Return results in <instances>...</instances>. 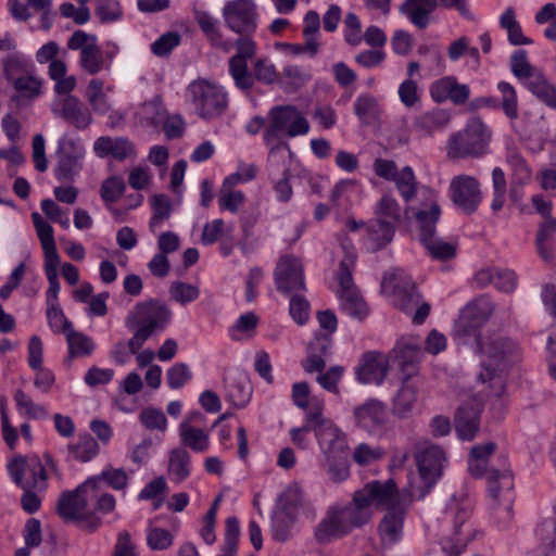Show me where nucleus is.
I'll use <instances>...</instances> for the list:
<instances>
[{
  "label": "nucleus",
  "instance_id": "f257e3e1",
  "mask_svg": "<svg viewBox=\"0 0 556 556\" xmlns=\"http://www.w3.org/2000/svg\"><path fill=\"white\" fill-rule=\"evenodd\" d=\"M495 305L486 294L473 299L462 309L459 318L454 326V334L466 342L473 338L479 350L486 356L482 362V369L478 379L489 383L491 393L501 397L506 391V368L521 359L519 344L509 338L494 337L486 345L481 343L480 328L490 319Z\"/></svg>",
  "mask_w": 556,
  "mask_h": 556
},
{
  "label": "nucleus",
  "instance_id": "f03ea898",
  "mask_svg": "<svg viewBox=\"0 0 556 556\" xmlns=\"http://www.w3.org/2000/svg\"><path fill=\"white\" fill-rule=\"evenodd\" d=\"M394 490L393 479L367 482L354 492L351 503L336 504L327 508L314 528V540L319 545H327L348 536L354 529L364 527L374 516L372 503H388Z\"/></svg>",
  "mask_w": 556,
  "mask_h": 556
},
{
  "label": "nucleus",
  "instance_id": "7ed1b4c3",
  "mask_svg": "<svg viewBox=\"0 0 556 556\" xmlns=\"http://www.w3.org/2000/svg\"><path fill=\"white\" fill-rule=\"evenodd\" d=\"M172 317L173 312L168 305L157 299L138 302L126 319L129 329L138 327L128 341L131 352L139 351L155 332L164 331Z\"/></svg>",
  "mask_w": 556,
  "mask_h": 556
},
{
  "label": "nucleus",
  "instance_id": "20e7f679",
  "mask_svg": "<svg viewBox=\"0 0 556 556\" xmlns=\"http://www.w3.org/2000/svg\"><path fill=\"white\" fill-rule=\"evenodd\" d=\"M268 125L265 128L263 140L270 147V153L289 146L282 142L285 137L294 138L306 135L309 130L308 121L294 105H276L267 114Z\"/></svg>",
  "mask_w": 556,
  "mask_h": 556
},
{
  "label": "nucleus",
  "instance_id": "39448f33",
  "mask_svg": "<svg viewBox=\"0 0 556 556\" xmlns=\"http://www.w3.org/2000/svg\"><path fill=\"white\" fill-rule=\"evenodd\" d=\"M501 468L491 467L486 489L493 516L504 523L513 518L515 503V481L513 472L506 467L507 458L501 456Z\"/></svg>",
  "mask_w": 556,
  "mask_h": 556
},
{
  "label": "nucleus",
  "instance_id": "423d86ee",
  "mask_svg": "<svg viewBox=\"0 0 556 556\" xmlns=\"http://www.w3.org/2000/svg\"><path fill=\"white\" fill-rule=\"evenodd\" d=\"M492 137L491 129L479 117L468 119L466 126L453 132L447 141V155L452 159L483 156Z\"/></svg>",
  "mask_w": 556,
  "mask_h": 556
},
{
  "label": "nucleus",
  "instance_id": "0eeeda50",
  "mask_svg": "<svg viewBox=\"0 0 556 556\" xmlns=\"http://www.w3.org/2000/svg\"><path fill=\"white\" fill-rule=\"evenodd\" d=\"M97 479L88 478L72 491H64L56 504L59 517L65 521L85 522L86 528L93 532L102 523L101 518L88 509L89 489L96 490Z\"/></svg>",
  "mask_w": 556,
  "mask_h": 556
},
{
  "label": "nucleus",
  "instance_id": "6e6552de",
  "mask_svg": "<svg viewBox=\"0 0 556 556\" xmlns=\"http://www.w3.org/2000/svg\"><path fill=\"white\" fill-rule=\"evenodd\" d=\"M382 288L392 294L393 305L406 314L413 315V323L421 325L430 314V305L426 302L420 303V294L413 279L403 271H396L386 275L382 281Z\"/></svg>",
  "mask_w": 556,
  "mask_h": 556
},
{
  "label": "nucleus",
  "instance_id": "1a4fd4ad",
  "mask_svg": "<svg viewBox=\"0 0 556 556\" xmlns=\"http://www.w3.org/2000/svg\"><path fill=\"white\" fill-rule=\"evenodd\" d=\"M187 96L198 115L204 119L220 116L228 106V97L223 87L205 78L191 81L187 87Z\"/></svg>",
  "mask_w": 556,
  "mask_h": 556
},
{
  "label": "nucleus",
  "instance_id": "9d476101",
  "mask_svg": "<svg viewBox=\"0 0 556 556\" xmlns=\"http://www.w3.org/2000/svg\"><path fill=\"white\" fill-rule=\"evenodd\" d=\"M355 260L356 256L353 253H348L339 264L337 276L339 282L338 298L342 309L348 315L363 320L367 317L369 309L353 281Z\"/></svg>",
  "mask_w": 556,
  "mask_h": 556
},
{
  "label": "nucleus",
  "instance_id": "9b49d317",
  "mask_svg": "<svg viewBox=\"0 0 556 556\" xmlns=\"http://www.w3.org/2000/svg\"><path fill=\"white\" fill-rule=\"evenodd\" d=\"M8 473L16 486H33L37 492L48 489V472L37 454L18 455L8 465Z\"/></svg>",
  "mask_w": 556,
  "mask_h": 556
},
{
  "label": "nucleus",
  "instance_id": "f8f14e48",
  "mask_svg": "<svg viewBox=\"0 0 556 556\" xmlns=\"http://www.w3.org/2000/svg\"><path fill=\"white\" fill-rule=\"evenodd\" d=\"M67 48L73 51L79 50V66L89 75L108 70V62L96 35L77 29L68 38Z\"/></svg>",
  "mask_w": 556,
  "mask_h": 556
},
{
  "label": "nucleus",
  "instance_id": "ddd939ff",
  "mask_svg": "<svg viewBox=\"0 0 556 556\" xmlns=\"http://www.w3.org/2000/svg\"><path fill=\"white\" fill-rule=\"evenodd\" d=\"M376 506H387V511L378 523L377 532L382 547H392L403 538L404 521L406 509L400 503L397 497V488L395 486L391 500L388 503H374Z\"/></svg>",
  "mask_w": 556,
  "mask_h": 556
},
{
  "label": "nucleus",
  "instance_id": "4468645a",
  "mask_svg": "<svg viewBox=\"0 0 556 556\" xmlns=\"http://www.w3.org/2000/svg\"><path fill=\"white\" fill-rule=\"evenodd\" d=\"M225 25L237 35H254L258 12L254 0H230L223 8Z\"/></svg>",
  "mask_w": 556,
  "mask_h": 556
},
{
  "label": "nucleus",
  "instance_id": "2eb2a0df",
  "mask_svg": "<svg viewBox=\"0 0 556 556\" xmlns=\"http://www.w3.org/2000/svg\"><path fill=\"white\" fill-rule=\"evenodd\" d=\"M448 195L457 210L466 215L476 213L482 202L479 181L468 175H458L451 180Z\"/></svg>",
  "mask_w": 556,
  "mask_h": 556
},
{
  "label": "nucleus",
  "instance_id": "dca6fc26",
  "mask_svg": "<svg viewBox=\"0 0 556 556\" xmlns=\"http://www.w3.org/2000/svg\"><path fill=\"white\" fill-rule=\"evenodd\" d=\"M301 498L295 492L288 491L279 497V507L271 520V535L276 542L283 543L292 536L296 522Z\"/></svg>",
  "mask_w": 556,
  "mask_h": 556
},
{
  "label": "nucleus",
  "instance_id": "f3484780",
  "mask_svg": "<svg viewBox=\"0 0 556 556\" xmlns=\"http://www.w3.org/2000/svg\"><path fill=\"white\" fill-rule=\"evenodd\" d=\"M84 155L85 149L81 144L73 139L60 140L56 150L58 165L54 168L55 178L59 181H73L83 168Z\"/></svg>",
  "mask_w": 556,
  "mask_h": 556
},
{
  "label": "nucleus",
  "instance_id": "a211bd4d",
  "mask_svg": "<svg viewBox=\"0 0 556 556\" xmlns=\"http://www.w3.org/2000/svg\"><path fill=\"white\" fill-rule=\"evenodd\" d=\"M239 36L233 43L236 53L228 61V71L235 85L248 86L251 81L248 61L255 56L257 45L253 39L254 35Z\"/></svg>",
  "mask_w": 556,
  "mask_h": 556
},
{
  "label": "nucleus",
  "instance_id": "6ab92c4d",
  "mask_svg": "<svg viewBox=\"0 0 556 556\" xmlns=\"http://www.w3.org/2000/svg\"><path fill=\"white\" fill-rule=\"evenodd\" d=\"M277 290L282 294L305 290L303 265L294 256L282 257L274 273Z\"/></svg>",
  "mask_w": 556,
  "mask_h": 556
},
{
  "label": "nucleus",
  "instance_id": "aec40b11",
  "mask_svg": "<svg viewBox=\"0 0 556 556\" xmlns=\"http://www.w3.org/2000/svg\"><path fill=\"white\" fill-rule=\"evenodd\" d=\"M422 354L421 340L416 337H403L394 345L391 357L408 380L418 371V364Z\"/></svg>",
  "mask_w": 556,
  "mask_h": 556
},
{
  "label": "nucleus",
  "instance_id": "412c9836",
  "mask_svg": "<svg viewBox=\"0 0 556 556\" xmlns=\"http://www.w3.org/2000/svg\"><path fill=\"white\" fill-rule=\"evenodd\" d=\"M389 371L388 357L377 351H367L362 354L354 368L355 378L362 384H381Z\"/></svg>",
  "mask_w": 556,
  "mask_h": 556
},
{
  "label": "nucleus",
  "instance_id": "4be33fe9",
  "mask_svg": "<svg viewBox=\"0 0 556 556\" xmlns=\"http://www.w3.org/2000/svg\"><path fill=\"white\" fill-rule=\"evenodd\" d=\"M418 471L425 484L430 489L441 478L446 465L445 451L435 444L424 447L416 455Z\"/></svg>",
  "mask_w": 556,
  "mask_h": 556
},
{
  "label": "nucleus",
  "instance_id": "5701e85b",
  "mask_svg": "<svg viewBox=\"0 0 556 556\" xmlns=\"http://www.w3.org/2000/svg\"><path fill=\"white\" fill-rule=\"evenodd\" d=\"M353 418L358 428L372 433L386 426L388 408L383 402L377 399H368L363 404L354 407Z\"/></svg>",
  "mask_w": 556,
  "mask_h": 556
},
{
  "label": "nucleus",
  "instance_id": "b1692460",
  "mask_svg": "<svg viewBox=\"0 0 556 556\" xmlns=\"http://www.w3.org/2000/svg\"><path fill=\"white\" fill-rule=\"evenodd\" d=\"M429 92L431 99L438 104L451 101L455 105H463L470 98V87L458 83L452 75L434 80L429 87Z\"/></svg>",
  "mask_w": 556,
  "mask_h": 556
},
{
  "label": "nucleus",
  "instance_id": "393cba45",
  "mask_svg": "<svg viewBox=\"0 0 556 556\" xmlns=\"http://www.w3.org/2000/svg\"><path fill=\"white\" fill-rule=\"evenodd\" d=\"M314 434L325 458L350 454L346 434L334 422L324 424Z\"/></svg>",
  "mask_w": 556,
  "mask_h": 556
},
{
  "label": "nucleus",
  "instance_id": "a878e982",
  "mask_svg": "<svg viewBox=\"0 0 556 556\" xmlns=\"http://www.w3.org/2000/svg\"><path fill=\"white\" fill-rule=\"evenodd\" d=\"M470 516V510L460 507L454 513V530L451 536L441 542V547L445 556H459L467 548L471 540V529L462 530Z\"/></svg>",
  "mask_w": 556,
  "mask_h": 556
},
{
  "label": "nucleus",
  "instance_id": "bb28decb",
  "mask_svg": "<svg viewBox=\"0 0 556 556\" xmlns=\"http://www.w3.org/2000/svg\"><path fill=\"white\" fill-rule=\"evenodd\" d=\"M481 409L472 403L462 404L454 414V428L460 441H472L480 431Z\"/></svg>",
  "mask_w": 556,
  "mask_h": 556
},
{
  "label": "nucleus",
  "instance_id": "cd10ccee",
  "mask_svg": "<svg viewBox=\"0 0 556 556\" xmlns=\"http://www.w3.org/2000/svg\"><path fill=\"white\" fill-rule=\"evenodd\" d=\"M332 337L329 333H316L307 345V356L302 362L306 372H321L326 367V357L330 354Z\"/></svg>",
  "mask_w": 556,
  "mask_h": 556
},
{
  "label": "nucleus",
  "instance_id": "c85d7f7f",
  "mask_svg": "<svg viewBox=\"0 0 556 556\" xmlns=\"http://www.w3.org/2000/svg\"><path fill=\"white\" fill-rule=\"evenodd\" d=\"M394 233L395 227L392 222L386 218H371L366 222L363 241L368 251L378 252L393 240Z\"/></svg>",
  "mask_w": 556,
  "mask_h": 556
},
{
  "label": "nucleus",
  "instance_id": "c756f323",
  "mask_svg": "<svg viewBox=\"0 0 556 556\" xmlns=\"http://www.w3.org/2000/svg\"><path fill=\"white\" fill-rule=\"evenodd\" d=\"M54 113L77 130L87 129L93 121L90 110L75 96L65 97Z\"/></svg>",
  "mask_w": 556,
  "mask_h": 556
},
{
  "label": "nucleus",
  "instance_id": "7c9ffc66",
  "mask_svg": "<svg viewBox=\"0 0 556 556\" xmlns=\"http://www.w3.org/2000/svg\"><path fill=\"white\" fill-rule=\"evenodd\" d=\"M93 151L97 156L102 159L111 155L117 161H124L135 153V148L127 138L102 136L94 141Z\"/></svg>",
  "mask_w": 556,
  "mask_h": 556
},
{
  "label": "nucleus",
  "instance_id": "2f4dec72",
  "mask_svg": "<svg viewBox=\"0 0 556 556\" xmlns=\"http://www.w3.org/2000/svg\"><path fill=\"white\" fill-rule=\"evenodd\" d=\"M226 400L237 408H243L251 399L252 388L245 374L236 372L224 379Z\"/></svg>",
  "mask_w": 556,
  "mask_h": 556
},
{
  "label": "nucleus",
  "instance_id": "473e14b6",
  "mask_svg": "<svg viewBox=\"0 0 556 556\" xmlns=\"http://www.w3.org/2000/svg\"><path fill=\"white\" fill-rule=\"evenodd\" d=\"M429 207H424L415 213V219L419 230L420 242H428L435 235L437 224L441 216V208L434 200V194L428 191Z\"/></svg>",
  "mask_w": 556,
  "mask_h": 556
},
{
  "label": "nucleus",
  "instance_id": "72a5a7b5",
  "mask_svg": "<svg viewBox=\"0 0 556 556\" xmlns=\"http://www.w3.org/2000/svg\"><path fill=\"white\" fill-rule=\"evenodd\" d=\"M1 67L3 77L11 84L21 76L35 73L31 59L21 51L4 55L1 59Z\"/></svg>",
  "mask_w": 556,
  "mask_h": 556
},
{
  "label": "nucleus",
  "instance_id": "f704fd0d",
  "mask_svg": "<svg viewBox=\"0 0 556 556\" xmlns=\"http://www.w3.org/2000/svg\"><path fill=\"white\" fill-rule=\"evenodd\" d=\"M438 8V0H405L400 8L416 27L425 29L430 22V14Z\"/></svg>",
  "mask_w": 556,
  "mask_h": 556
},
{
  "label": "nucleus",
  "instance_id": "c9c22d12",
  "mask_svg": "<svg viewBox=\"0 0 556 556\" xmlns=\"http://www.w3.org/2000/svg\"><path fill=\"white\" fill-rule=\"evenodd\" d=\"M195 22L212 47L225 52L230 50L231 43L225 39L215 17L205 11H199L195 13Z\"/></svg>",
  "mask_w": 556,
  "mask_h": 556
},
{
  "label": "nucleus",
  "instance_id": "e433bc0d",
  "mask_svg": "<svg viewBox=\"0 0 556 556\" xmlns=\"http://www.w3.org/2000/svg\"><path fill=\"white\" fill-rule=\"evenodd\" d=\"M167 475L170 481L177 484L190 477L191 456L185 447H175L169 452Z\"/></svg>",
  "mask_w": 556,
  "mask_h": 556
},
{
  "label": "nucleus",
  "instance_id": "4c0bfd02",
  "mask_svg": "<svg viewBox=\"0 0 556 556\" xmlns=\"http://www.w3.org/2000/svg\"><path fill=\"white\" fill-rule=\"evenodd\" d=\"M450 114L443 109L428 111L414 121V129L420 136H431L443 129L450 123Z\"/></svg>",
  "mask_w": 556,
  "mask_h": 556
},
{
  "label": "nucleus",
  "instance_id": "58836bf2",
  "mask_svg": "<svg viewBox=\"0 0 556 556\" xmlns=\"http://www.w3.org/2000/svg\"><path fill=\"white\" fill-rule=\"evenodd\" d=\"M180 443L195 453H204L210 447V435L199 427L179 425Z\"/></svg>",
  "mask_w": 556,
  "mask_h": 556
},
{
  "label": "nucleus",
  "instance_id": "ea45409f",
  "mask_svg": "<svg viewBox=\"0 0 556 556\" xmlns=\"http://www.w3.org/2000/svg\"><path fill=\"white\" fill-rule=\"evenodd\" d=\"M66 337L68 353L66 363L71 364L75 357H84L92 354L96 344L90 337L83 332L75 331L71 328L64 333Z\"/></svg>",
  "mask_w": 556,
  "mask_h": 556
},
{
  "label": "nucleus",
  "instance_id": "a19ab883",
  "mask_svg": "<svg viewBox=\"0 0 556 556\" xmlns=\"http://www.w3.org/2000/svg\"><path fill=\"white\" fill-rule=\"evenodd\" d=\"M251 81L248 86L235 85L240 90H250L253 88L255 81L264 85H271L278 81L279 75L274 66L266 58L257 59L253 63V71L250 72Z\"/></svg>",
  "mask_w": 556,
  "mask_h": 556
},
{
  "label": "nucleus",
  "instance_id": "79ce46f5",
  "mask_svg": "<svg viewBox=\"0 0 556 556\" xmlns=\"http://www.w3.org/2000/svg\"><path fill=\"white\" fill-rule=\"evenodd\" d=\"M525 85L540 101L556 110V88L542 72L535 75L531 81H525Z\"/></svg>",
  "mask_w": 556,
  "mask_h": 556
},
{
  "label": "nucleus",
  "instance_id": "37998d69",
  "mask_svg": "<svg viewBox=\"0 0 556 556\" xmlns=\"http://www.w3.org/2000/svg\"><path fill=\"white\" fill-rule=\"evenodd\" d=\"M507 164L510 169V182L528 185L532 179V170L527 161L516 150L507 153Z\"/></svg>",
  "mask_w": 556,
  "mask_h": 556
},
{
  "label": "nucleus",
  "instance_id": "c03bdc74",
  "mask_svg": "<svg viewBox=\"0 0 556 556\" xmlns=\"http://www.w3.org/2000/svg\"><path fill=\"white\" fill-rule=\"evenodd\" d=\"M152 216L149 223L151 232H156L164 220L169 219L172 215V201L166 194H155L151 201Z\"/></svg>",
  "mask_w": 556,
  "mask_h": 556
},
{
  "label": "nucleus",
  "instance_id": "a18cd8bd",
  "mask_svg": "<svg viewBox=\"0 0 556 556\" xmlns=\"http://www.w3.org/2000/svg\"><path fill=\"white\" fill-rule=\"evenodd\" d=\"M311 78V74L302 67L298 65H287L283 67L278 83L285 90L295 91L302 88Z\"/></svg>",
  "mask_w": 556,
  "mask_h": 556
},
{
  "label": "nucleus",
  "instance_id": "49530a36",
  "mask_svg": "<svg viewBox=\"0 0 556 556\" xmlns=\"http://www.w3.org/2000/svg\"><path fill=\"white\" fill-rule=\"evenodd\" d=\"M510 70L513 74L526 81H531L541 71L533 67L527 58V51L523 49L516 50L510 56Z\"/></svg>",
  "mask_w": 556,
  "mask_h": 556
},
{
  "label": "nucleus",
  "instance_id": "de8ad7c7",
  "mask_svg": "<svg viewBox=\"0 0 556 556\" xmlns=\"http://www.w3.org/2000/svg\"><path fill=\"white\" fill-rule=\"evenodd\" d=\"M68 451L75 459L89 462L99 453V444L90 434H85L76 443L70 444Z\"/></svg>",
  "mask_w": 556,
  "mask_h": 556
},
{
  "label": "nucleus",
  "instance_id": "09e8293b",
  "mask_svg": "<svg viewBox=\"0 0 556 556\" xmlns=\"http://www.w3.org/2000/svg\"><path fill=\"white\" fill-rule=\"evenodd\" d=\"M301 408L305 410L304 424L313 428V432L320 430L326 422H333L324 416V401L316 396L312 397L311 402H308V406Z\"/></svg>",
  "mask_w": 556,
  "mask_h": 556
},
{
  "label": "nucleus",
  "instance_id": "8fccbe9b",
  "mask_svg": "<svg viewBox=\"0 0 556 556\" xmlns=\"http://www.w3.org/2000/svg\"><path fill=\"white\" fill-rule=\"evenodd\" d=\"M417 395L409 387H402L393 400L392 413L400 418H407L413 412Z\"/></svg>",
  "mask_w": 556,
  "mask_h": 556
},
{
  "label": "nucleus",
  "instance_id": "3c124183",
  "mask_svg": "<svg viewBox=\"0 0 556 556\" xmlns=\"http://www.w3.org/2000/svg\"><path fill=\"white\" fill-rule=\"evenodd\" d=\"M393 181L395 182L396 189L404 201L409 202L415 198L417 192V181L410 166L403 167Z\"/></svg>",
  "mask_w": 556,
  "mask_h": 556
},
{
  "label": "nucleus",
  "instance_id": "603ef678",
  "mask_svg": "<svg viewBox=\"0 0 556 556\" xmlns=\"http://www.w3.org/2000/svg\"><path fill=\"white\" fill-rule=\"evenodd\" d=\"M303 36L307 41L309 54L313 56L318 52L319 43L317 34L320 27V17L316 11H308L304 16Z\"/></svg>",
  "mask_w": 556,
  "mask_h": 556
},
{
  "label": "nucleus",
  "instance_id": "864d4df0",
  "mask_svg": "<svg viewBox=\"0 0 556 556\" xmlns=\"http://www.w3.org/2000/svg\"><path fill=\"white\" fill-rule=\"evenodd\" d=\"M16 92L27 99H36L42 93V80L33 74H26L12 83Z\"/></svg>",
  "mask_w": 556,
  "mask_h": 556
},
{
  "label": "nucleus",
  "instance_id": "5fc2aeb1",
  "mask_svg": "<svg viewBox=\"0 0 556 556\" xmlns=\"http://www.w3.org/2000/svg\"><path fill=\"white\" fill-rule=\"evenodd\" d=\"M375 215V218H386L396 227V224L401 220V208L393 197L384 194L376 205Z\"/></svg>",
  "mask_w": 556,
  "mask_h": 556
},
{
  "label": "nucleus",
  "instance_id": "6e6d98bb",
  "mask_svg": "<svg viewBox=\"0 0 556 556\" xmlns=\"http://www.w3.org/2000/svg\"><path fill=\"white\" fill-rule=\"evenodd\" d=\"M497 89L502 93L501 106L509 119L518 118V98L513 85L507 81H500Z\"/></svg>",
  "mask_w": 556,
  "mask_h": 556
},
{
  "label": "nucleus",
  "instance_id": "4d7b16f0",
  "mask_svg": "<svg viewBox=\"0 0 556 556\" xmlns=\"http://www.w3.org/2000/svg\"><path fill=\"white\" fill-rule=\"evenodd\" d=\"M349 456L343 454L325 458V468L332 481L340 482L349 477Z\"/></svg>",
  "mask_w": 556,
  "mask_h": 556
},
{
  "label": "nucleus",
  "instance_id": "13d9d810",
  "mask_svg": "<svg viewBox=\"0 0 556 556\" xmlns=\"http://www.w3.org/2000/svg\"><path fill=\"white\" fill-rule=\"evenodd\" d=\"M126 184L119 176H111L103 180L100 197L105 203H115L125 192Z\"/></svg>",
  "mask_w": 556,
  "mask_h": 556
},
{
  "label": "nucleus",
  "instance_id": "bf43d9fd",
  "mask_svg": "<svg viewBox=\"0 0 556 556\" xmlns=\"http://www.w3.org/2000/svg\"><path fill=\"white\" fill-rule=\"evenodd\" d=\"M169 294L174 301L180 303L181 305H186L199 298L200 290L197 286L182 281H174L169 287Z\"/></svg>",
  "mask_w": 556,
  "mask_h": 556
},
{
  "label": "nucleus",
  "instance_id": "052dcab7",
  "mask_svg": "<svg viewBox=\"0 0 556 556\" xmlns=\"http://www.w3.org/2000/svg\"><path fill=\"white\" fill-rule=\"evenodd\" d=\"M421 244L434 260L448 261L456 255L455 247L438 239L435 235L428 242H421Z\"/></svg>",
  "mask_w": 556,
  "mask_h": 556
},
{
  "label": "nucleus",
  "instance_id": "680f3d73",
  "mask_svg": "<svg viewBox=\"0 0 556 556\" xmlns=\"http://www.w3.org/2000/svg\"><path fill=\"white\" fill-rule=\"evenodd\" d=\"M191 379L192 372L186 363H176L166 372V382L174 390L182 388Z\"/></svg>",
  "mask_w": 556,
  "mask_h": 556
},
{
  "label": "nucleus",
  "instance_id": "e2e57ef3",
  "mask_svg": "<svg viewBox=\"0 0 556 556\" xmlns=\"http://www.w3.org/2000/svg\"><path fill=\"white\" fill-rule=\"evenodd\" d=\"M181 37L176 31H167L161 35L152 45L151 51L156 56H167L180 45Z\"/></svg>",
  "mask_w": 556,
  "mask_h": 556
},
{
  "label": "nucleus",
  "instance_id": "0e129e2a",
  "mask_svg": "<svg viewBox=\"0 0 556 556\" xmlns=\"http://www.w3.org/2000/svg\"><path fill=\"white\" fill-rule=\"evenodd\" d=\"M93 478L97 479V484L103 480L108 486L117 491L125 490L128 484V476L122 468H106Z\"/></svg>",
  "mask_w": 556,
  "mask_h": 556
},
{
  "label": "nucleus",
  "instance_id": "69168bd1",
  "mask_svg": "<svg viewBox=\"0 0 556 556\" xmlns=\"http://www.w3.org/2000/svg\"><path fill=\"white\" fill-rule=\"evenodd\" d=\"M174 542L173 534L163 528H150L147 532V544L152 551H165Z\"/></svg>",
  "mask_w": 556,
  "mask_h": 556
},
{
  "label": "nucleus",
  "instance_id": "338daca9",
  "mask_svg": "<svg viewBox=\"0 0 556 556\" xmlns=\"http://www.w3.org/2000/svg\"><path fill=\"white\" fill-rule=\"evenodd\" d=\"M311 305L305 296L293 294L289 303V314L300 326L305 325L309 317Z\"/></svg>",
  "mask_w": 556,
  "mask_h": 556
},
{
  "label": "nucleus",
  "instance_id": "774afa93",
  "mask_svg": "<svg viewBox=\"0 0 556 556\" xmlns=\"http://www.w3.org/2000/svg\"><path fill=\"white\" fill-rule=\"evenodd\" d=\"M141 424L149 430L165 431L167 419L161 409L148 407L141 410L139 415Z\"/></svg>",
  "mask_w": 556,
  "mask_h": 556
}]
</instances>
